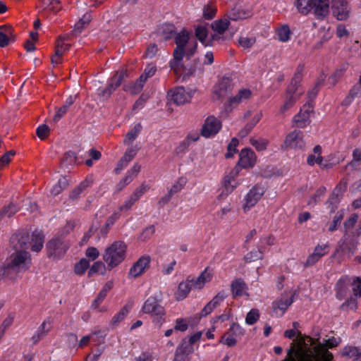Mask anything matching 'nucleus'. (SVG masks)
<instances>
[{
    "label": "nucleus",
    "mask_w": 361,
    "mask_h": 361,
    "mask_svg": "<svg viewBox=\"0 0 361 361\" xmlns=\"http://www.w3.org/2000/svg\"><path fill=\"white\" fill-rule=\"evenodd\" d=\"M263 258V254L261 249H259L257 251H252L247 253L244 257V260L247 263H250L252 262H255L257 259H262Z\"/></svg>",
    "instance_id": "8fccbe9b"
},
{
    "label": "nucleus",
    "mask_w": 361,
    "mask_h": 361,
    "mask_svg": "<svg viewBox=\"0 0 361 361\" xmlns=\"http://www.w3.org/2000/svg\"><path fill=\"white\" fill-rule=\"evenodd\" d=\"M212 277V274L209 271V268H206L196 279H189V281L192 288L200 289L206 282L211 281Z\"/></svg>",
    "instance_id": "a878e982"
},
{
    "label": "nucleus",
    "mask_w": 361,
    "mask_h": 361,
    "mask_svg": "<svg viewBox=\"0 0 361 361\" xmlns=\"http://www.w3.org/2000/svg\"><path fill=\"white\" fill-rule=\"evenodd\" d=\"M259 318V312L257 309H252L245 318V322L249 325L255 324Z\"/></svg>",
    "instance_id": "603ef678"
},
{
    "label": "nucleus",
    "mask_w": 361,
    "mask_h": 361,
    "mask_svg": "<svg viewBox=\"0 0 361 361\" xmlns=\"http://www.w3.org/2000/svg\"><path fill=\"white\" fill-rule=\"evenodd\" d=\"M264 193V190L263 188L258 185L254 186L245 197V204L243 207L244 210L255 205Z\"/></svg>",
    "instance_id": "2eb2a0df"
},
{
    "label": "nucleus",
    "mask_w": 361,
    "mask_h": 361,
    "mask_svg": "<svg viewBox=\"0 0 361 361\" xmlns=\"http://www.w3.org/2000/svg\"><path fill=\"white\" fill-rule=\"evenodd\" d=\"M221 342H223L228 347H233L237 343L235 338L233 337V335H232L228 331L224 334V335L221 337Z\"/></svg>",
    "instance_id": "338daca9"
},
{
    "label": "nucleus",
    "mask_w": 361,
    "mask_h": 361,
    "mask_svg": "<svg viewBox=\"0 0 361 361\" xmlns=\"http://www.w3.org/2000/svg\"><path fill=\"white\" fill-rule=\"evenodd\" d=\"M68 185V180L66 177H61L51 190V193L54 196L60 194Z\"/></svg>",
    "instance_id": "a19ab883"
},
{
    "label": "nucleus",
    "mask_w": 361,
    "mask_h": 361,
    "mask_svg": "<svg viewBox=\"0 0 361 361\" xmlns=\"http://www.w3.org/2000/svg\"><path fill=\"white\" fill-rule=\"evenodd\" d=\"M192 288L189 279H187L185 282H181L178 285V291L176 294V300H182L185 298Z\"/></svg>",
    "instance_id": "f704fd0d"
},
{
    "label": "nucleus",
    "mask_w": 361,
    "mask_h": 361,
    "mask_svg": "<svg viewBox=\"0 0 361 361\" xmlns=\"http://www.w3.org/2000/svg\"><path fill=\"white\" fill-rule=\"evenodd\" d=\"M250 142L251 145L255 147V149L258 151H263L265 150L267 147V145L269 144V141L264 138H259V139H254L251 138L250 140Z\"/></svg>",
    "instance_id": "09e8293b"
},
{
    "label": "nucleus",
    "mask_w": 361,
    "mask_h": 361,
    "mask_svg": "<svg viewBox=\"0 0 361 361\" xmlns=\"http://www.w3.org/2000/svg\"><path fill=\"white\" fill-rule=\"evenodd\" d=\"M329 0H298L295 6L302 15L312 12L317 19H324L329 13Z\"/></svg>",
    "instance_id": "7ed1b4c3"
},
{
    "label": "nucleus",
    "mask_w": 361,
    "mask_h": 361,
    "mask_svg": "<svg viewBox=\"0 0 361 361\" xmlns=\"http://www.w3.org/2000/svg\"><path fill=\"white\" fill-rule=\"evenodd\" d=\"M128 76L126 70L117 71L111 78L110 83H112L116 89L121 85L124 79Z\"/></svg>",
    "instance_id": "c03bdc74"
},
{
    "label": "nucleus",
    "mask_w": 361,
    "mask_h": 361,
    "mask_svg": "<svg viewBox=\"0 0 361 361\" xmlns=\"http://www.w3.org/2000/svg\"><path fill=\"white\" fill-rule=\"evenodd\" d=\"M231 288L233 296L235 298L243 295V292L247 289V285L243 279L238 278L232 281Z\"/></svg>",
    "instance_id": "c85d7f7f"
},
{
    "label": "nucleus",
    "mask_w": 361,
    "mask_h": 361,
    "mask_svg": "<svg viewBox=\"0 0 361 361\" xmlns=\"http://www.w3.org/2000/svg\"><path fill=\"white\" fill-rule=\"evenodd\" d=\"M192 351V346L183 341L176 351L174 361H188V355Z\"/></svg>",
    "instance_id": "5701e85b"
},
{
    "label": "nucleus",
    "mask_w": 361,
    "mask_h": 361,
    "mask_svg": "<svg viewBox=\"0 0 361 361\" xmlns=\"http://www.w3.org/2000/svg\"><path fill=\"white\" fill-rule=\"evenodd\" d=\"M46 323L43 322L36 334L32 337V340L34 344H36L38 341L41 340L42 337H44L48 330H45Z\"/></svg>",
    "instance_id": "680f3d73"
},
{
    "label": "nucleus",
    "mask_w": 361,
    "mask_h": 361,
    "mask_svg": "<svg viewBox=\"0 0 361 361\" xmlns=\"http://www.w3.org/2000/svg\"><path fill=\"white\" fill-rule=\"evenodd\" d=\"M326 192V188L324 186L320 187L315 192V194L310 198L308 204H316L319 200L320 197Z\"/></svg>",
    "instance_id": "0e129e2a"
},
{
    "label": "nucleus",
    "mask_w": 361,
    "mask_h": 361,
    "mask_svg": "<svg viewBox=\"0 0 361 361\" xmlns=\"http://www.w3.org/2000/svg\"><path fill=\"white\" fill-rule=\"evenodd\" d=\"M141 129V124H136L134 128L126 134V137L123 140V143L127 145H130L137 138L138 133L140 132Z\"/></svg>",
    "instance_id": "79ce46f5"
},
{
    "label": "nucleus",
    "mask_w": 361,
    "mask_h": 361,
    "mask_svg": "<svg viewBox=\"0 0 361 361\" xmlns=\"http://www.w3.org/2000/svg\"><path fill=\"white\" fill-rule=\"evenodd\" d=\"M149 256L145 255L141 257L130 268V275L135 278L142 275L145 269L149 266Z\"/></svg>",
    "instance_id": "f3484780"
},
{
    "label": "nucleus",
    "mask_w": 361,
    "mask_h": 361,
    "mask_svg": "<svg viewBox=\"0 0 361 361\" xmlns=\"http://www.w3.org/2000/svg\"><path fill=\"white\" fill-rule=\"evenodd\" d=\"M18 209V207L13 203H10L7 206L4 207L2 209L0 210V220L5 216L8 218L12 216Z\"/></svg>",
    "instance_id": "37998d69"
},
{
    "label": "nucleus",
    "mask_w": 361,
    "mask_h": 361,
    "mask_svg": "<svg viewBox=\"0 0 361 361\" xmlns=\"http://www.w3.org/2000/svg\"><path fill=\"white\" fill-rule=\"evenodd\" d=\"M221 128V122L214 116H208L201 129V135L204 137L215 135Z\"/></svg>",
    "instance_id": "9b49d317"
},
{
    "label": "nucleus",
    "mask_w": 361,
    "mask_h": 361,
    "mask_svg": "<svg viewBox=\"0 0 361 361\" xmlns=\"http://www.w3.org/2000/svg\"><path fill=\"white\" fill-rule=\"evenodd\" d=\"M9 36H13V29L10 25H0V47H5L9 43Z\"/></svg>",
    "instance_id": "7c9ffc66"
},
{
    "label": "nucleus",
    "mask_w": 361,
    "mask_h": 361,
    "mask_svg": "<svg viewBox=\"0 0 361 361\" xmlns=\"http://www.w3.org/2000/svg\"><path fill=\"white\" fill-rule=\"evenodd\" d=\"M10 242L15 251L25 250L30 247V236L27 232H19L13 234Z\"/></svg>",
    "instance_id": "ddd939ff"
},
{
    "label": "nucleus",
    "mask_w": 361,
    "mask_h": 361,
    "mask_svg": "<svg viewBox=\"0 0 361 361\" xmlns=\"http://www.w3.org/2000/svg\"><path fill=\"white\" fill-rule=\"evenodd\" d=\"M255 161L254 152L250 149H243L240 153L238 164L243 168L252 167Z\"/></svg>",
    "instance_id": "a211bd4d"
},
{
    "label": "nucleus",
    "mask_w": 361,
    "mask_h": 361,
    "mask_svg": "<svg viewBox=\"0 0 361 361\" xmlns=\"http://www.w3.org/2000/svg\"><path fill=\"white\" fill-rule=\"evenodd\" d=\"M44 235L42 231L35 230L32 233L31 240H30V246L33 252H39L44 245Z\"/></svg>",
    "instance_id": "4be33fe9"
},
{
    "label": "nucleus",
    "mask_w": 361,
    "mask_h": 361,
    "mask_svg": "<svg viewBox=\"0 0 361 361\" xmlns=\"http://www.w3.org/2000/svg\"><path fill=\"white\" fill-rule=\"evenodd\" d=\"M160 300L156 297H149L145 302L142 307V312L145 314H150L153 317H157L155 322L160 327L164 319L165 310L160 304Z\"/></svg>",
    "instance_id": "423d86ee"
},
{
    "label": "nucleus",
    "mask_w": 361,
    "mask_h": 361,
    "mask_svg": "<svg viewBox=\"0 0 361 361\" xmlns=\"http://www.w3.org/2000/svg\"><path fill=\"white\" fill-rule=\"evenodd\" d=\"M200 135L197 133H190L188 135L186 139L180 144L179 147L187 148L191 142H196L199 140Z\"/></svg>",
    "instance_id": "774afa93"
},
{
    "label": "nucleus",
    "mask_w": 361,
    "mask_h": 361,
    "mask_svg": "<svg viewBox=\"0 0 361 361\" xmlns=\"http://www.w3.org/2000/svg\"><path fill=\"white\" fill-rule=\"evenodd\" d=\"M49 133L50 128L46 124L39 126L36 130V134L40 140H44L45 138H47L49 136Z\"/></svg>",
    "instance_id": "052dcab7"
},
{
    "label": "nucleus",
    "mask_w": 361,
    "mask_h": 361,
    "mask_svg": "<svg viewBox=\"0 0 361 361\" xmlns=\"http://www.w3.org/2000/svg\"><path fill=\"white\" fill-rule=\"evenodd\" d=\"M46 247L49 257L61 258L68 250V244L62 238L55 237L47 243Z\"/></svg>",
    "instance_id": "0eeeda50"
},
{
    "label": "nucleus",
    "mask_w": 361,
    "mask_h": 361,
    "mask_svg": "<svg viewBox=\"0 0 361 361\" xmlns=\"http://www.w3.org/2000/svg\"><path fill=\"white\" fill-rule=\"evenodd\" d=\"M130 307V305H126L124 307H123L120 310V311L113 317L111 321V324L112 326H117L127 316Z\"/></svg>",
    "instance_id": "58836bf2"
},
{
    "label": "nucleus",
    "mask_w": 361,
    "mask_h": 361,
    "mask_svg": "<svg viewBox=\"0 0 361 361\" xmlns=\"http://www.w3.org/2000/svg\"><path fill=\"white\" fill-rule=\"evenodd\" d=\"M279 39L281 42H287L290 39V30L288 25H283L277 30Z\"/></svg>",
    "instance_id": "864d4df0"
},
{
    "label": "nucleus",
    "mask_w": 361,
    "mask_h": 361,
    "mask_svg": "<svg viewBox=\"0 0 361 361\" xmlns=\"http://www.w3.org/2000/svg\"><path fill=\"white\" fill-rule=\"evenodd\" d=\"M226 298L225 293L222 291L219 293L216 296L213 298V299L208 302L209 305H210L212 311L214 308H216Z\"/></svg>",
    "instance_id": "e2e57ef3"
},
{
    "label": "nucleus",
    "mask_w": 361,
    "mask_h": 361,
    "mask_svg": "<svg viewBox=\"0 0 361 361\" xmlns=\"http://www.w3.org/2000/svg\"><path fill=\"white\" fill-rule=\"evenodd\" d=\"M338 344L339 341L334 337L321 343L319 338L314 339L298 332L297 340L290 346H295V353L307 361H334L333 354L328 349L336 347Z\"/></svg>",
    "instance_id": "f257e3e1"
},
{
    "label": "nucleus",
    "mask_w": 361,
    "mask_h": 361,
    "mask_svg": "<svg viewBox=\"0 0 361 361\" xmlns=\"http://www.w3.org/2000/svg\"><path fill=\"white\" fill-rule=\"evenodd\" d=\"M305 146V141L303 140V133L302 131L295 130L288 133L285 139L282 147H290L302 149Z\"/></svg>",
    "instance_id": "f8f14e48"
},
{
    "label": "nucleus",
    "mask_w": 361,
    "mask_h": 361,
    "mask_svg": "<svg viewBox=\"0 0 361 361\" xmlns=\"http://www.w3.org/2000/svg\"><path fill=\"white\" fill-rule=\"evenodd\" d=\"M303 92L301 91L300 92L291 91L288 92V90H286V97L284 104L280 108V113L283 114L289 109H290L296 101L300 98V97L302 94Z\"/></svg>",
    "instance_id": "6ab92c4d"
},
{
    "label": "nucleus",
    "mask_w": 361,
    "mask_h": 361,
    "mask_svg": "<svg viewBox=\"0 0 361 361\" xmlns=\"http://www.w3.org/2000/svg\"><path fill=\"white\" fill-rule=\"evenodd\" d=\"M304 66L299 65L296 69L293 78L291 80L290 85L288 87V92L291 91L300 92L298 88L303 77Z\"/></svg>",
    "instance_id": "bb28decb"
},
{
    "label": "nucleus",
    "mask_w": 361,
    "mask_h": 361,
    "mask_svg": "<svg viewBox=\"0 0 361 361\" xmlns=\"http://www.w3.org/2000/svg\"><path fill=\"white\" fill-rule=\"evenodd\" d=\"M93 183V179L92 178H87L85 180L82 181L80 185L75 188L71 193L70 197L73 200L77 199L79 195L87 188L91 186Z\"/></svg>",
    "instance_id": "473e14b6"
},
{
    "label": "nucleus",
    "mask_w": 361,
    "mask_h": 361,
    "mask_svg": "<svg viewBox=\"0 0 361 361\" xmlns=\"http://www.w3.org/2000/svg\"><path fill=\"white\" fill-rule=\"evenodd\" d=\"M332 14L338 20H347L351 13V8L347 0H331Z\"/></svg>",
    "instance_id": "6e6552de"
},
{
    "label": "nucleus",
    "mask_w": 361,
    "mask_h": 361,
    "mask_svg": "<svg viewBox=\"0 0 361 361\" xmlns=\"http://www.w3.org/2000/svg\"><path fill=\"white\" fill-rule=\"evenodd\" d=\"M229 24V18L227 17L224 19L214 21L211 24V26L215 32H217L218 34H224V32L228 29Z\"/></svg>",
    "instance_id": "c9c22d12"
},
{
    "label": "nucleus",
    "mask_w": 361,
    "mask_h": 361,
    "mask_svg": "<svg viewBox=\"0 0 361 361\" xmlns=\"http://www.w3.org/2000/svg\"><path fill=\"white\" fill-rule=\"evenodd\" d=\"M31 264L30 255L25 250H18L12 253L3 264L7 271L8 281H15L20 272L26 271Z\"/></svg>",
    "instance_id": "f03ea898"
},
{
    "label": "nucleus",
    "mask_w": 361,
    "mask_h": 361,
    "mask_svg": "<svg viewBox=\"0 0 361 361\" xmlns=\"http://www.w3.org/2000/svg\"><path fill=\"white\" fill-rule=\"evenodd\" d=\"M350 286L352 287V290L353 292L354 296L356 298L361 297V279L359 277L355 278L353 281H351Z\"/></svg>",
    "instance_id": "13d9d810"
},
{
    "label": "nucleus",
    "mask_w": 361,
    "mask_h": 361,
    "mask_svg": "<svg viewBox=\"0 0 361 361\" xmlns=\"http://www.w3.org/2000/svg\"><path fill=\"white\" fill-rule=\"evenodd\" d=\"M192 95V91L186 92L183 87H176L168 92V97L170 102H173L177 105H183L190 102Z\"/></svg>",
    "instance_id": "9d476101"
},
{
    "label": "nucleus",
    "mask_w": 361,
    "mask_h": 361,
    "mask_svg": "<svg viewBox=\"0 0 361 361\" xmlns=\"http://www.w3.org/2000/svg\"><path fill=\"white\" fill-rule=\"evenodd\" d=\"M238 145V140L235 137H233L231 142L228 144L227 147V153L225 154V157L226 159L231 158L233 156V154L237 152V146Z\"/></svg>",
    "instance_id": "bf43d9fd"
},
{
    "label": "nucleus",
    "mask_w": 361,
    "mask_h": 361,
    "mask_svg": "<svg viewBox=\"0 0 361 361\" xmlns=\"http://www.w3.org/2000/svg\"><path fill=\"white\" fill-rule=\"evenodd\" d=\"M174 38L176 47L173 50V57L180 59H183L185 55L188 59H190L196 51L197 43L195 42L192 46L190 45V36L186 30H183L181 32H178Z\"/></svg>",
    "instance_id": "20e7f679"
},
{
    "label": "nucleus",
    "mask_w": 361,
    "mask_h": 361,
    "mask_svg": "<svg viewBox=\"0 0 361 361\" xmlns=\"http://www.w3.org/2000/svg\"><path fill=\"white\" fill-rule=\"evenodd\" d=\"M357 242L355 240L348 241L345 238L340 241L336 252H338L341 251L343 255H347L348 257H350L354 254Z\"/></svg>",
    "instance_id": "412c9836"
},
{
    "label": "nucleus",
    "mask_w": 361,
    "mask_h": 361,
    "mask_svg": "<svg viewBox=\"0 0 361 361\" xmlns=\"http://www.w3.org/2000/svg\"><path fill=\"white\" fill-rule=\"evenodd\" d=\"M92 20V16L90 13H85L82 18H80L74 25L73 30L71 32L72 35L77 36L81 33L82 31L86 27Z\"/></svg>",
    "instance_id": "cd10ccee"
},
{
    "label": "nucleus",
    "mask_w": 361,
    "mask_h": 361,
    "mask_svg": "<svg viewBox=\"0 0 361 361\" xmlns=\"http://www.w3.org/2000/svg\"><path fill=\"white\" fill-rule=\"evenodd\" d=\"M341 197L337 196L336 195L331 194L329 199L326 202V204L330 208V212L334 213L336 209L338 208V205L340 202Z\"/></svg>",
    "instance_id": "6e6d98bb"
},
{
    "label": "nucleus",
    "mask_w": 361,
    "mask_h": 361,
    "mask_svg": "<svg viewBox=\"0 0 361 361\" xmlns=\"http://www.w3.org/2000/svg\"><path fill=\"white\" fill-rule=\"evenodd\" d=\"M76 154L73 152H68L65 153L61 161V166L62 168L69 169V166L74 165L76 163Z\"/></svg>",
    "instance_id": "4c0bfd02"
},
{
    "label": "nucleus",
    "mask_w": 361,
    "mask_h": 361,
    "mask_svg": "<svg viewBox=\"0 0 361 361\" xmlns=\"http://www.w3.org/2000/svg\"><path fill=\"white\" fill-rule=\"evenodd\" d=\"M252 94V92L248 89L240 90L238 93L229 99L228 104L231 106H236L240 104L242 101L248 99Z\"/></svg>",
    "instance_id": "c756f323"
},
{
    "label": "nucleus",
    "mask_w": 361,
    "mask_h": 361,
    "mask_svg": "<svg viewBox=\"0 0 361 361\" xmlns=\"http://www.w3.org/2000/svg\"><path fill=\"white\" fill-rule=\"evenodd\" d=\"M186 183H187V180L185 178H184V177L179 178L175 182V183L172 185V187L170 188V190H169V192L170 193V195H171L173 196V195L180 192L183 188V187L185 186Z\"/></svg>",
    "instance_id": "49530a36"
},
{
    "label": "nucleus",
    "mask_w": 361,
    "mask_h": 361,
    "mask_svg": "<svg viewBox=\"0 0 361 361\" xmlns=\"http://www.w3.org/2000/svg\"><path fill=\"white\" fill-rule=\"evenodd\" d=\"M251 11L245 9L240 6H235L227 15V17L232 20L245 19L251 16Z\"/></svg>",
    "instance_id": "b1692460"
},
{
    "label": "nucleus",
    "mask_w": 361,
    "mask_h": 361,
    "mask_svg": "<svg viewBox=\"0 0 361 361\" xmlns=\"http://www.w3.org/2000/svg\"><path fill=\"white\" fill-rule=\"evenodd\" d=\"M329 245H318L315 247L312 254L310 255L305 264V267H310L314 265L323 256L329 252Z\"/></svg>",
    "instance_id": "dca6fc26"
},
{
    "label": "nucleus",
    "mask_w": 361,
    "mask_h": 361,
    "mask_svg": "<svg viewBox=\"0 0 361 361\" xmlns=\"http://www.w3.org/2000/svg\"><path fill=\"white\" fill-rule=\"evenodd\" d=\"M16 154L14 150H10L5 153L2 157H0V169L4 166L8 165L11 160V157Z\"/></svg>",
    "instance_id": "69168bd1"
},
{
    "label": "nucleus",
    "mask_w": 361,
    "mask_h": 361,
    "mask_svg": "<svg viewBox=\"0 0 361 361\" xmlns=\"http://www.w3.org/2000/svg\"><path fill=\"white\" fill-rule=\"evenodd\" d=\"M145 80L140 76L139 79L131 86H125L123 87L125 91L130 90L131 94H136L139 93L145 83Z\"/></svg>",
    "instance_id": "a18cd8bd"
},
{
    "label": "nucleus",
    "mask_w": 361,
    "mask_h": 361,
    "mask_svg": "<svg viewBox=\"0 0 361 361\" xmlns=\"http://www.w3.org/2000/svg\"><path fill=\"white\" fill-rule=\"evenodd\" d=\"M195 35L197 38L204 44L205 45L206 39L207 37V29L204 26H197L195 29Z\"/></svg>",
    "instance_id": "4d7b16f0"
},
{
    "label": "nucleus",
    "mask_w": 361,
    "mask_h": 361,
    "mask_svg": "<svg viewBox=\"0 0 361 361\" xmlns=\"http://www.w3.org/2000/svg\"><path fill=\"white\" fill-rule=\"evenodd\" d=\"M212 277V274L209 271V268H206L196 279H189V281L192 288L200 289L206 282L211 281Z\"/></svg>",
    "instance_id": "393cba45"
},
{
    "label": "nucleus",
    "mask_w": 361,
    "mask_h": 361,
    "mask_svg": "<svg viewBox=\"0 0 361 361\" xmlns=\"http://www.w3.org/2000/svg\"><path fill=\"white\" fill-rule=\"evenodd\" d=\"M294 295H292L289 298H284L283 295L279 300H276L273 302V310L276 311V310H280L283 312H284L288 307L293 303Z\"/></svg>",
    "instance_id": "72a5a7b5"
},
{
    "label": "nucleus",
    "mask_w": 361,
    "mask_h": 361,
    "mask_svg": "<svg viewBox=\"0 0 361 361\" xmlns=\"http://www.w3.org/2000/svg\"><path fill=\"white\" fill-rule=\"evenodd\" d=\"M342 355L350 358L354 357L357 360L361 358V349L357 347L345 346L343 348Z\"/></svg>",
    "instance_id": "ea45409f"
},
{
    "label": "nucleus",
    "mask_w": 361,
    "mask_h": 361,
    "mask_svg": "<svg viewBox=\"0 0 361 361\" xmlns=\"http://www.w3.org/2000/svg\"><path fill=\"white\" fill-rule=\"evenodd\" d=\"M295 346H290L287 351V356L283 361H307L295 353Z\"/></svg>",
    "instance_id": "5fc2aeb1"
},
{
    "label": "nucleus",
    "mask_w": 361,
    "mask_h": 361,
    "mask_svg": "<svg viewBox=\"0 0 361 361\" xmlns=\"http://www.w3.org/2000/svg\"><path fill=\"white\" fill-rule=\"evenodd\" d=\"M313 113V105L310 102H306L300 112L293 118V126L297 128H305L308 126L310 122V115Z\"/></svg>",
    "instance_id": "1a4fd4ad"
},
{
    "label": "nucleus",
    "mask_w": 361,
    "mask_h": 361,
    "mask_svg": "<svg viewBox=\"0 0 361 361\" xmlns=\"http://www.w3.org/2000/svg\"><path fill=\"white\" fill-rule=\"evenodd\" d=\"M126 250L127 246L123 241H116L105 250L103 259L106 262L109 269L116 267L123 261Z\"/></svg>",
    "instance_id": "39448f33"
},
{
    "label": "nucleus",
    "mask_w": 361,
    "mask_h": 361,
    "mask_svg": "<svg viewBox=\"0 0 361 361\" xmlns=\"http://www.w3.org/2000/svg\"><path fill=\"white\" fill-rule=\"evenodd\" d=\"M232 90L231 81L228 78H223L216 87L214 99L221 100L228 95Z\"/></svg>",
    "instance_id": "4468645a"
},
{
    "label": "nucleus",
    "mask_w": 361,
    "mask_h": 361,
    "mask_svg": "<svg viewBox=\"0 0 361 361\" xmlns=\"http://www.w3.org/2000/svg\"><path fill=\"white\" fill-rule=\"evenodd\" d=\"M90 266V262L87 259H82L75 266V272L78 275H82L87 269Z\"/></svg>",
    "instance_id": "3c124183"
},
{
    "label": "nucleus",
    "mask_w": 361,
    "mask_h": 361,
    "mask_svg": "<svg viewBox=\"0 0 361 361\" xmlns=\"http://www.w3.org/2000/svg\"><path fill=\"white\" fill-rule=\"evenodd\" d=\"M120 216V212H116L107 219L105 224L101 228L99 231V234L102 237H105L107 235L111 226H112L116 221L119 219Z\"/></svg>",
    "instance_id": "e433bc0d"
},
{
    "label": "nucleus",
    "mask_w": 361,
    "mask_h": 361,
    "mask_svg": "<svg viewBox=\"0 0 361 361\" xmlns=\"http://www.w3.org/2000/svg\"><path fill=\"white\" fill-rule=\"evenodd\" d=\"M105 271V264L102 262L98 261L94 263V264L91 267L87 275L88 277H92L93 274L99 272H100L102 274H104Z\"/></svg>",
    "instance_id": "de8ad7c7"
},
{
    "label": "nucleus",
    "mask_w": 361,
    "mask_h": 361,
    "mask_svg": "<svg viewBox=\"0 0 361 361\" xmlns=\"http://www.w3.org/2000/svg\"><path fill=\"white\" fill-rule=\"evenodd\" d=\"M350 284L351 280L348 276H344L338 280L336 286V297L338 299L342 300L347 295Z\"/></svg>",
    "instance_id": "aec40b11"
},
{
    "label": "nucleus",
    "mask_w": 361,
    "mask_h": 361,
    "mask_svg": "<svg viewBox=\"0 0 361 361\" xmlns=\"http://www.w3.org/2000/svg\"><path fill=\"white\" fill-rule=\"evenodd\" d=\"M177 33L175 26L170 23L163 25L159 29V35L163 37L165 41L175 37Z\"/></svg>",
    "instance_id": "2f4dec72"
}]
</instances>
